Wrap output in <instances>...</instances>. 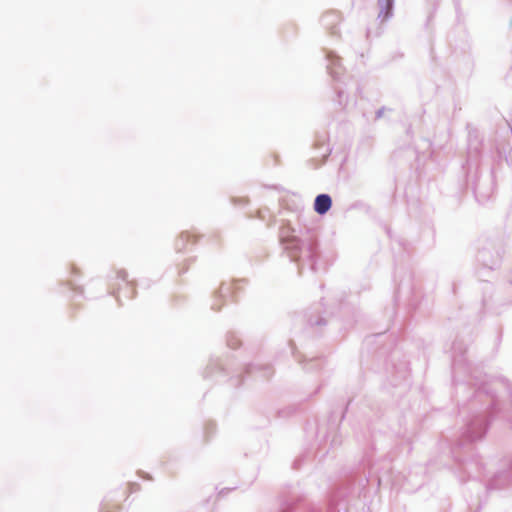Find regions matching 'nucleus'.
I'll return each mask as SVG.
<instances>
[{
    "label": "nucleus",
    "instance_id": "f257e3e1",
    "mask_svg": "<svg viewBox=\"0 0 512 512\" xmlns=\"http://www.w3.org/2000/svg\"><path fill=\"white\" fill-rule=\"evenodd\" d=\"M332 205V201L329 195L320 194L316 197L314 202V209L318 214H325Z\"/></svg>",
    "mask_w": 512,
    "mask_h": 512
}]
</instances>
